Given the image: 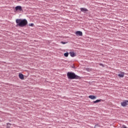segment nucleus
I'll use <instances>...</instances> for the list:
<instances>
[{
    "instance_id": "nucleus-7",
    "label": "nucleus",
    "mask_w": 128,
    "mask_h": 128,
    "mask_svg": "<svg viewBox=\"0 0 128 128\" xmlns=\"http://www.w3.org/2000/svg\"><path fill=\"white\" fill-rule=\"evenodd\" d=\"M89 98H90L91 100H96V96L92 95H90L88 96Z\"/></svg>"
},
{
    "instance_id": "nucleus-3",
    "label": "nucleus",
    "mask_w": 128,
    "mask_h": 128,
    "mask_svg": "<svg viewBox=\"0 0 128 128\" xmlns=\"http://www.w3.org/2000/svg\"><path fill=\"white\" fill-rule=\"evenodd\" d=\"M15 10L16 12H18V10H19L20 12H22V6H16L15 8Z\"/></svg>"
},
{
    "instance_id": "nucleus-5",
    "label": "nucleus",
    "mask_w": 128,
    "mask_h": 128,
    "mask_svg": "<svg viewBox=\"0 0 128 128\" xmlns=\"http://www.w3.org/2000/svg\"><path fill=\"white\" fill-rule=\"evenodd\" d=\"M80 12H84V14H86V12H88V10L84 8H80Z\"/></svg>"
},
{
    "instance_id": "nucleus-16",
    "label": "nucleus",
    "mask_w": 128,
    "mask_h": 128,
    "mask_svg": "<svg viewBox=\"0 0 128 128\" xmlns=\"http://www.w3.org/2000/svg\"><path fill=\"white\" fill-rule=\"evenodd\" d=\"M72 68H76L74 66H72Z\"/></svg>"
},
{
    "instance_id": "nucleus-9",
    "label": "nucleus",
    "mask_w": 128,
    "mask_h": 128,
    "mask_svg": "<svg viewBox=\"0 0 128 128\" xmlns=\"http://www.w3.org/2000/svg\"><path fill=\"white\" fill-rule=\"evenodd\" d=\"M118 76L120 78H124V72H122L120 74H118Z\"/></svg>"
},
{
    "instance_id": "nucleus-11",
    "label": "nucleus",
    "mask_w": 128,
    "mask_h": 128,
    "mask_svg": "<svg viewBox=\"0 0 128 128\" xmlns=\"http://www.w3.org/2000/svg\"><path fill=\"white\" fill-rule=\"evenodd\" d=\"M10 126H12L11 124L6 123V128H10Z\"/></svg>"
},
{
    "instance_id": "nucleus-8",
    "label": "nucleus",
    "mask_w": 128,
    "mask_h": 128,
    "mask_svg": "<svg viewBox=\"0 0 128 128\" xmlns=\"http://www.w3.org/2000/svg\"><path fill=\"white\" fill-rule=\"evenodd\" d=\"M18 76H19V78L20 80H24V74H22L20 73L19 74H18Z\"/></svg>"
},
{
    "instance_id": "nucleus-12",
    "label": "nucleus",
    "mask_w": 128,
    "mask_h": 128,
    "mask_svg": "<svg viewBox=\"0 0 128 128\" xmlns=\"http://www.w3.org/2000/svg\"><path fill=\"white\" fill-rule=\"evenodd\" d=\"M100 100H97L94 101L93 102L94 104H96L98 102H100Z\"/></svg>"
},
{
    "instance_id": "nucleus-10",
    "label": "nucleus",
    "mask_w": 128,
    "mask_h": 128,
    "mask_svg": "<svg viewBox=\"0 0 128 128\" xmlns=\"http://www.w3.org/2000/svg\"><path fill=\"white\" fill-rule=\"evenodd\" d=\"M70 56H72V58L76 56V53H74V52H70Z\"/></svg>"
},
{
    "instance_id": "nucleus-6",
    "label": "nucleus",
    "mask_w": 128,
    "mask_h": 128,
    "mask_svg": "<svg viewBox=\"0 0 128 128\" xmlns=\"http://www.w3.org/2000/svg\"><path fill=\"white\" fill-rule=\"evenodd\" d=\"M128 100H125L124 102H121V106H126V105L128 104Z\"/></svg>"
},
{
    "instance_id": "nucleus-2",
    "label": "nucleus",
    "mask_w": 128,
    "mask_h": 128,
    "mask_svg": "<svg viewBox=\"0 0 128 128\" xmlns=\"http://www.w3.org/2000/svg\"><path fill=\"white\" fill-rule=\"evenodd\" d=\"M67 77L68 80H80V76L72 72L67 73Z\"/></svg>"
},
{
    "instance_id": "nucleus-13",
    "label": "nucleus",
    "mask_w": 128,
    "mask_h": 128,
    "mask_svg": "<svg viewBox=\"0 0 128 128\" xmlns=\"http://www.w3.org/2000/svg\"><path fill=\"white\" fill-rule=\"evenodd\" d=\"M64 56H66V58H68V52H66L64 54Z\"/></svg>"
},
{
    "instance_id": "nucleus-1",
    "label": "nucleus",
    "mask_w": 128,
    "mask_h": 128,
    "mask_svg": "<svg viewBox=\"0 0 128 128\" xmlns=\"http://www.w3.org/2000/svg\"><path fill=\"white\" fill-rule=\"evenodd\" d=\"M16 26L24 28V26H26L28 24V20L26 19H16Z\"/></svg>"
},
{
    "instance_id": "nucleus-17",
    "label": "nucleus",
    "mask_w": 128,
    "mask_h": 128,
    "mask_svg": "<svg viewBox=\"0 0 128 128\" xmlns=\"http://www.w3.org/2000/svg\"><path fill=\"white\" fill-rule=\"evenodd\" d=\"M19 0V2H20V0Z\"/></svg>"
},
{
    "instance_id": "nucleus-4",
    "label": "nucleus",
    "mask_w": 128,
    "mask_h": 128,
    "mask_svg": "<svg viewBox=\"0 0 128 128\" xmlns=\"http://www.w3.org/2000/svg\"><path fill=\"white\" fill-rule=\"evenodd\" d=\"M75 34L77 36H82V32L80 31H76Z\"/></svg>"
},
{
    "instance_id": "nucleus-15",
    "label": "nucleus",
    "mask_w": 128,
    "mask_h": 128,
    "mask_svg": "<svg viewBox=\"0 0 128 128\" xmlns=\"http://www.w3.org/2000/svg\"><path fill=\"white\" fill-rule=\"evenodd\" d=\"M61 44H68V42H61Z\"/></svg>"
},
{
    "instance_id": "nucleus-14",
    "label": "nucleus",
    "mask_w": 128,
    "mask_h": 128,
    "mask_svg": "<svg viewBox=\"0 0 128 128\" xmlns=\"http://www.w3.org/2000/svg\"><path fill=\"white\" fill-rule=\"evenodd\" d=\"M29 26H34V24H29Z\"/></svg>"
}]
</instances>
